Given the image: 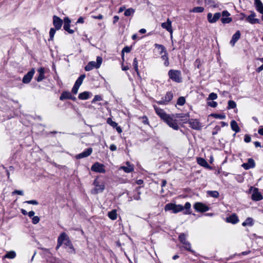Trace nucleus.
Listing matches in <instances>:
<instances>
[{"label":"nucleus","mask_w":263,"mask_h":263,"mask_svg":"<svg viewBox=\"0 0 263 263\" xmlns=\"http://www.w3.org/2000/svg\"><path fill=\"white\" fill-rule=\"evenodd\" d=\"M182 114H168L163 120L168 126L174 130H178L179 128L178 124L177 118H182Z\"/></svg>","instance_id":"f257e3e1"},{"label":"nucleus","mask_w":263,"mask_h":263,"mask_svg":"<svg viewBox=\"0 0 263 263\" xmlns=\"http://www.w3.org/2000/svg\"><path fill=\"white\" fill-rule=\"evenodd\" d=\"M168 76L174 82L180 83L182 81L181 73L179 70L171 69L168 71Z\"/></svg>","instance_id":"f03ea898"},{"label":"nucleus","mask_w":263,"mask_h":263,"mask_svg":"<svg viewBox=\"0 0 263 263\" xmlns=\"http://www.w3.org/2000/svg\"><path fill=\"white\" fill-rule=\"evenodd\" d=\"M164 210L165 211L172 210L174 213L176 214L184 210V208L181 204L170 203L165 205Z\"/></svg>","instance_id":"7ed1b4c3"},{"label":"nucleus","mask_w":263,"mask_h":263,"mask_svg":"<svg viewBox=\"0 0 263 263\" xmlns=\"http://www.w3.org/2000/svg\"><path fill=\"white\" fill-rule=\"evenodd\" d=\"M102 63V58L101 57H97V62L91 61L85 66V70L89 71L93 68H99Z\"/></svg>","instance_id":"20e7f679"},{"label":"nucleus","mask_w":263,"mask_h":263,"mask_svg":"<svg viewBox=\"0 0 263 263\" xmlns=\"http://www.w3.org/2000/svg\"><path fill=\"white\" fill-rule=\"evenodd\" d=\"M186 235L181 233L179 236V240L184 245V248L187 251L194 253L195 252L191 249V243L186 240Z\"/></svg>","instance_id":"39448f33"},{"label":"nucleus","mask_w":263,"mask_h":263,"mask_svg":"<svg viewBox=\"0 0 263 263\" xmlns=\"http://www.w3.org/2000/svg\"><path fill=\"white\" fill-rule=\"evenodd\" d=\"M93 185L95 186V187L91 191L92 194H93L102 192L105 189L104 183L103 182L100 183L97 179L94 180Z\"/></svg>","instance_id":"423d86ee"},{"label":"nucleus","mask_w":263,"mask_h":263,"mask_svg":"<svg viewBox=\"0 0 263 263\" xmlns=\"http://www.w3.org/2000/svg\"><path fill=\"white\" fill-rule=\"evenodd\" d=\"M252 191L251 199L254 201H260L262 199L263 197L261 193L259 192L257 188L253 187H251L250 189Z\"/></svg>","instance_id":"0eeeda50"},{"label":"nucleus","mask_w":263,"mask_h":263,"mask_svg":"<svg viewBox=\"0 0 263 263\" xmlns=\"http://www.w3.org/2000/svg\"><path fill=\"white\" fill-rule=\"evenodd\" d=\"M92 171L100 173H105V170L104 168V165L102 164L96 162L93 164L91 167Z\"/></svg>","instance_id":"6e6552de"},{"label":"nucleus","mask_w":263,"mask_h":263,"mask_svg":"<svg viewBox=\"0 0 263 263\" xmlns=\"http://www.w3.org/2000/svg\"><path fill=\"white\" fill-rule=\"evenodd\" d=\"M194 208L197 212H204L209 210V208L201 202H196L194 205Z\"/></svg>","instance_id":"1a4fd4ad"},{"label":"nucleus","mask_w":263,"mask_h":263,"mask_svg":"<svg viewBox=\"0 0 263 263\" xmlns=\"http://www.w3.org/2000/svg\"><path fill=\"white\" fill-rule=\"evenodd\" d=\"M230 15V13L227 10L223 11L222 13L221 14V16H222V18H221V21L223 24H228L232 22V19L231 17H229Z\"/></svg>","instance_id":"9d476101"},{"label":"nucleus","mask_w":263,"mask_h":263,"mask_svg":"<svg viewBox=\"0 0 263 263\" xmlns=\"http://www.w3.org/2000/svg\"><path fill=\"white\" fill-rule=\"evenodd\" d=\"M221 17V13L219 12L215 13L214 15L211 13H209L207 15V18L209 23H215Z\"/></svg>","instance_id":"9b49d317"},{"label":"nucleus","mask_w":263,"mask_h":263,"mask_svg":"<svg viewBox=\"0 0 263 263\" xmlns=\"http://www.w3.org/2000/svg\"><path fill=\"white\" fill-rule=\"evenodd\" d=\"M156 114L161 118L162 120H163L164 118L168 115L162 109L157 107L155 105H153Z\"/></svg>","instance_id":"f8f14e48"},{"label":"nucleus","mask_w":263,"mask_h":263,"mask_svg":"<svg viewBox=\"0 0 263 263\" xmlns=\"http://www.w3.org/2000/svg\"><path fill=\"white\" fill-rule=\"evenodd\" d=\"M53 24L57 30H59L62 26L63 20L59 17L54 15L53 16Z\"/></svg>","instance_id":"ddd939ff"},{"label":"nucleus","mask_w":263,"mask_h":263,"mask_svg":"<svg viewBox=\"0 0 263 263\" xmlns=\"http://www.w3.org/2000/svg\"><path fill=\"white\" fill-rule=\"evenodd\" d=\"M241 166L245 170H249L253 168L255 166V163L253 159L249 158L247 163H244L241 165Z\"/></svg>","instance_id":"4468645a"},{"label":"nucleus","mask_w":263,"mask_h":263,"mask_svg":"<svg viewBox=\"0 0 263 263\" xmlns=\"http://www.w3.org/2000/svg\"><path fill=\"white\" fill-rule=\"evenodd\" d=\"M35 72V70L34 69H32L30 71L28 72L26 74H25L23 79V82L25 84H27L29 83Z\"/></svg>","instance_id":"2eb2a0df"},{"label":"nucleus","mask_w":263,"mask_h":263,"mask_svg":"<svg viewBox=\"0 0 263 263\" xmlns=\"http://www.w3.org/2000/svg\"><path fill=\"white\" fill-rule=\"evenodd\" d=\"M256 14L254 11L251 12V14L246 17V20L251 24H255L259 23V20L255 18Z\"/></svg>","instance_id":"dca6fc26"},{"label":"nucleus","mask_w":263,"mask_h":263,"mask_svg":"<svg viewBox=\"0 0 263 263\" xmlns=\"http://www.w3.org/2000/svg\"><path fill=\"white\" fill-rule=\"evenodd\" d=\"M92 152V148H88L86 149L85 151L83 152L82 153L76 155V158L77 159H82L84 158L90 156Z\"/></svg>","instance_id":"f3484780"},{"label":"nucleus","mask_w":263,"mask_h":263,"mask_svg":"<svg viewBox=\"0 0 263 263\" xmlns=\"http://www.w3.org/2000/svg\"><path fill=\"white\" fill-rule=\"evenodd\" d=\"M189 124L191 127L196 130H200L201 129L202 126L198 120L196 119H191Z\"/></svg>","instance_id":"a211bd4d"},{"label":"nucleus","mask_w":263,"mask_h":263,"mask_svg":"<svg viewBox=\"0 0 263 263\" xmlns=\"http://www.w3.org/2000/svg\"><path fill=\"white\" fill-rule=\"evenodd\" d=\"M161 27L166 29L168 32H169L171 34L173 33V29L172 27V21L167 18L166 22H164L161 24Z\"/></svg>","instance_id":"6ab92c4d"},{"label":"nucleus","mask_w":263,"mask_h":263,"mask_svg":"<svg viewBox=\"0 0 263 263\" xmlns=\"http://www.w3.org/2000/svg\"><path fill=\"white\" fill-rule=\"evenodd\" d=\"M240 35L241 34L239 31H237L236 33L233 35L232 39L230 42V44L232 46H234L235 43L240 39Z\"/></svg>","instance_id":"aec40b11"},{"label":"nucleus","mask_w":263,"mask_h":263,"mask_svg":"<svg viewBox=\"0 0 263 263\" xmlns=\"http://www.w3.org/2000/svg\"><path fill=\"white\" fill-rule=\"evenodd\" d=\"M127 166H122L120 167V170H123L126 173H130L134 171V166L130 164L129 162L126 163Z\"/></svg>","instance_id":"412c9836"},{"label":"nucleus","mask_w":263,"mask_h":263,"mask_svg":"<svg viewBox=\"0 0 263 263\" xmlns=\"http://www.w3.org/2000/svg\"><path fill=\"white\" fill-rule=\"evenodd\" d=\"M227 222L233 224L237 223L238 221V218L235 214H233L227 218Z\"/></svg>","instance_id":"4be33fe9"},{"label":"nucleus","mask_w":263,"mask_h":263,"mask_svg":"<svg viewBox=\"0 0 263 263\" xmlns=\"http://www.w3.org/2000/svg\"><path fill=\"white\" fill-rule=\"evenodd\" d=\"M197 162L198 164H199L200 165H201L203 167H204L205 168H210V166L208 164L206 161L202 158H200V157L197 158Z\"/></svg>","instance_id":"5701e85b"},{"label":"nucleus","mask_w":263,"mask_h":263,"mask_svg":"<svg viewBox=\"0 0 263 263\" xmlns=\"http://www.w3.org/2000/svg\"><path fill=\"white\" fill-rule=\"evenodd\" d=\"M255 5L257 10L260 13L263 14V4L260 0H255Z\"/></svg>","instance_id":"b1692460"},{"label":"nucleus","mask_w":263,"mask_h":263,"mask_svg":"<svg viewBox=\"0 0 263 263\" xmlns=\"http://www.w3.org/2000/svg\"><path fill=\"white\" fill-rule=\"evenodd\" d=\"M91 93L89 91H84L79 95L78 98L80 100H87L89 98Z\"/></svg>","instance_id":"393cba45"},{"label":"nucleus","mask_w":263,"mask_h":263,"mask_svg":"<svg viewBox=\"0 0 263 263\" xmlns=\"http://www.w3.org/2000/svg\"><path fill=\"white\" fill-rule=\"evenodd\" d=\"M37 71H38L39 74L36 79V80L37 82H40V81H42L45 78V76H44L45 69L44 68L41 67L37 70Z\"/></svg>","instance_id":"a878e982"},{"label":"nucleus","mask_w":263,"mask_h":263,"mask_svg":"<svg viewBox=\"0 0 263 263\" xmlns=\"http://www.w3.org/2000/svg\"><path fill=\"white\" fill-rule=\"evenodd\" d=\"M231 127L232 129L235 132V133H238L240 131V128L238 125L237 123L235 120L231 121L230 123Z\"/></svg>","instance_id":"bb28decb"},{"label":"nucleus","mask_w":263,"mask_h":263,"mask_svg":"<svg viewBox=\"0 0 263 263\" xmlns=\"http://www.w3.org/2000/svg\"><path fill=\"white\" fill-rule=\"evenodd\" d=\"M184 209H185V211H184L183 213L185 215H189L192 213L191 211V204L190 202H186L184 206H183Z\"/></svg>","instance_id":"cd10ccee"},{"label":"nucleus","mask_w":263,"mask_h":263,"mask_svg":"<svg viewBox=\"0 0 263 263\" xmlns=\"http://www.w3.org/2000/svg\"><path fill=\"white\" fill-rule=\"evenodd\" d=\"M108 216L109 218L112 220H115L117 219V212L116 210H112V211H110L108 213Z\"/></svg>","instance_id":"c85d7f7f"},{"label":"nucleus","mask_w":263,"mask_h":263,"mask_svg":"<svg viewBox=\"0 0 263 263\" xmlns=\"http://www.w3.org/2000/svg\"><path fill=\"white\" fill-rule=\"evenodd\" d=\"M71 95V93L69 91H63L60 97V100L63 101L65 99H69L70 98Z\"/></svg>","instance_id":"c756f323"},{"label":"nucleus","mask_w":263,"mask_h":263,"mask_svg":"<svg viewBox=\"0 0 263 263\" xmlns=\"http://www.w3.org/2000/svg\"><path fill=\"white\" fill-rule=\"evenodd\" d=\"M64 240H67L68 242H69L67 234L65 233H62L59 236L58 241L63 243Z\"/></svg>","instance_id":"7c9ffc66"},{"label":"nucleus","mask_w":263,"mask_h":263,"mask_svg":"<svg viewBox=\"0 0 263 263\" xmlns=\"http://www.w3.org/2000/svg\"><path fill=\"white\" fill-rule=\"evenodd\" d=\"M16 257V253L14 251H11L9 252H7V253L5 255L4 257L7 258L9 259H13Z\"/></svg>","instance_id":"2f4dec72"},{"label":"nucleus","mask_w":263,"mask_h":263,"mask_svg":"<svg viewBox=\"0 0 263 263\" xmlns=\"http://www.w3.org/2000/svg\"><path fill=\"white\" fill-rule=\"evenodd\" d=\"M173 98V94L172 92L169 91L166 93L165 97L163 98L165 100V101L168 103L170 101H171Z\"/></svg>","instance_id":"473e14b6"},{"label":"nucleus","mask_w":263,"mask_h":263,"mask_svg":"<svg viewBox=\"0 0 263 263\" xmlns=\"http://www.w3.org/2000/svg\"><path fill=\"white\" fill-rule=\"evenodd\" d=\"M155 46L158 50H159L160 53L162 54L163 53H165L166 52V49L164 46L158 44H155Z\"/></svg>","instance_id":"72a5a7b5"},{"label":"nucleus","mask_w":263,"mask_h":263,"mask_svg":"<svg viewBox=\"0 0 263 263\" xmlns=\"http://www.w3.org/2000/svg\"><path fill=\"white\" fill-rule=\"evenodd\" d=\"M85 74L81 75L78 78V79L76 80L74 84L77 86H80L81 85V84H82L83 81L84 79H85Z\"/></svg>","instance_id":"f704fd0d"},{"label":"nucleus","mask_w":263,"mask_h":263,"mask_svg":"<svg viewBox=\"0 0 263 263\" xmlns=\"http://www.w3.org/2000/svg\"><path fill=\"white\" fill-rule=\"evenodd\" d=\"M243 226H252L253 225V220L252 218L248 217L246 220L242 223Z\"/></svg>","instance_id":"c9c22d12"},{"label":"nucleus","mask_w":263,"mask_h":263,"mask_svg":"<svg viewBox=\"0 0 263 263\" xmlns=\"http://www.w3.org/2000/svg\"><path fill=\"white\" fill-rule=\"evenodd\" d=\"M162 59L164 61V65L165 66H168L169 65V61H168V58L167 56V53H165L163 55L161 56Z\"/></svg>","instance_id":"e433bc0d"},{"label":"nucleus","mask_w":263,"mask_h":263,"mask_svg":"<svg viewBox=\"0 0 263 263\" xmlns=\"http://www.w3.org/2000/svg\"><path fill=\"white\" fill-rule=\"evenodd\" d=\"M133 64V66H134L135 70L137 72V74L138 76H139V69H138V62L137 59L136 58H135L134 59Z\"/></svg>","instance_id":"4c0bfd02"},{"label":"nucleus","mask_w":263,"mask_h":263,"mask_svg":"<svg viewBox=\"0 0 263 263\" xmlns=\"http://www.w3.org/2000/svg\"><path fill=\"white\" fill-rule=\"evenodd\" d=\"M208 194L210 196L214 198H217L219 196L218 192L216 191H209L208 192Z\"/></svg>","instance_id":"58836bf2"},{"label":"nucleus","mask_w":263,"mask_h":263,"mask_svg":"<svg viewBox=\"0 0 263 263\" xmlns=\"http://www.w3.org/2000/svg\"><path fill=\"white\" fill-rule=\"evenodd\" d=\"M135 12V9H133V8H129V9H127L126 10H125V12H124V15L126 16H129L132 15H133Z\"/></svg>","instance_id":"ea45409f"},{"label":"nucleus","mask_w":263,"mask_h":263,"mask_svg":"<svg viewBox=\"0 0 263 263\" xmlns=\"http://www.w3.org/2000/svg\"><path fill=\"white\" fill-rule=\"evenodd\" d=\"M132 50V48L128 46L125 47L122 50V58L124 60V52L128 53L130 52Z\"/></svg>","instance_id":"a19ab883"},{"label":"nucleus","mask_w":263,"mask_h":263,"mask_svg":"<svg viewBox=\"0 0 263 263\" xmlns=\"http://www.w3.org/2000/svg\"><path fill=\"white\" fill-rule=\"evenodd\" d=\"M204 10V8L202 7H196L194 8L191 12L195 13L202 12Z\"/></svg>","instance_id":"79ce46f5"},{"label":"nucleus","mask_w":263,"mask_h":263,"mask_svg":"<svg viewBox=\"0 0 263 263\" xmlns=\"http://www.w3.org/2000/svg\"><path fill=\"white\" fill-rule=\"evenodd\" d=\"M185 103V99L183 97H180L177 100V104L179 105L182 106Z\"/></svg>","instance_id":"37998d69"},{"label":"nucleus","mask_w":263,"mask_h":263,"mask_svg":"<svg viewBox=\"0 0 263 263\" xmlns=\"http://www.w3.org/2000/svg\"><path fill=\"white\" fill-rule=\"evenodd\" d=\"M236 107V103L232 100H230L228 101V109H233L235 108Z\"/></svg>","instance_id":"c03bdc74"},{"label":"nucleus","mask_w":263,"mask_h":263,"mask_svg":"<svg viewBox=\"0 0 263 263\" xmlns=\"http://www.w3.org/2000/svg\"><path fill=\"white\" fill-rule=\"evenodd\" d=\"M211 116L216 119H224L226 118V116L224 114H212Z\"/></svg>","instance_id":"a18cd8bd"},{"label":"nucleus","mask_w":263,"mask_h":263,"mask_svg":"<svg viewBox=\"0 0 263 263\" xmlns=\"http://www.w3.org/2000/svg\"><path fill=\"white\" fill-rule=\"evenodd\" d=\"M107 123L113 127H117L118 125L117 123H116L115 121H113L110 118L107 119Z\"/></svg>","instance_id":"49530a36"},{"label":"nucleus","mask_w":263,"mask_h":263,"mask_svg":"<svg viewBox=\"0 0 263 263\" xmlns=\"http://www.w3.org/2000/svg\"><path fill=\"white\" fill-rule=\"evenodd\" d=\"M55 33V29L53 28H51L49 31V36H50L49 40H53Z\"/></svg>","instance_id":"de8ad7c7"},{"label":"nucleus","mask_w":263,"mask_h":263,"mask_svg":"<svg viewBox=\"0 0 263 263\" xmlns=\"http://www.w3.org/2000/svg\"><path fill=\"white\" fill-rule=\"evenodd\" d=\"M217 98V95L216 93L212 92L211 93L208 97V100H216Z\"/></svg>","instance_id":"09e8293b"},{"label":"nucleus","mask_w":263,"mask_h":263,"mask_svg":"<svg viewBox=\"0 0 263 263\" xmlns=\"http://www.w3.org/2000/svg\"><path fill=\"white\" fill-rule=\"evenodd\" d=\"M40 220V218L39 216H33L32 218V222L34 224H36L39 222Z\"/></svg>","instance_id":"8fccbe9b"},{"label":"nucleus","mask_w":263,"mask_h":263,"mask_svg":"<svg viewBox=\"0 0 263 263\" xmlns=\"http://www.w3.org/2000/svg\"><path fill=\"white\" fill-rule=\"evenodd\" d=\"M64 29L70 34H72L74 32V31L73 30L70 29V25H64Z\"/></svg>","instance_id":"3c124183"},{"label":"nucleus","mask_w":263,"mask_h":263,"mask_svg":"<svg viewBox=\"0 0 263 263\" xmlns=\"http://www.w3.org/2000/svg\"><path fill=\"white\" fill-rule=\"evenodd\" d=\"M102 100V98L101 96L96 95L92 101V103H93L97 101H101Z\"/></svg>","instance_id":"603ef678"},{"label":"nucleus","mask_w":263,"mask_h":263,"mask_svg":"<svg viewBox=\"0 0 263 263\" xmlns=\"http://www.w3.org/2000/svg\"><path fill=\"white\" fill-rule=\"evenodd\" d=\"M79 87L80 86L74 84L72 88V92L74 94H77L78 93Z\"/></svg>","instance_id":"864d4df0"},{"label":"nucleus","mask_w":263,"mask_h":263,"mask_svg":"<svg viewBox=\"0 0 263 263\" xmlns=\"http://www.w3.org/2000/svg\"><path fill=\"white\" fill-rule=\"evenodd\" d=\"M25 202L33 205H37L39 204L38 202L35 200H28L26 201Z\"/></svg>","instance_id":"5fc2aeb1"},{"label":"nucleus","mask_w":263,"mask_h":263,"mask_svg":"<svg viewBox=\"0 0 263 263\" xmlns=\"http://www.w3.org/2000/svg\"><path fill=\"white\" fill-rule=\"evenodd\" d=\"M64 25H69L71 23L70 20L68 17H65L64 19Z\"/></svg>","instance_id":"6e6d98bb"},{"label":"nucleus","mask_w":263,"mask_h":263,"mask_svg":"<svg viewBox=\"0 0 263 263\" xmlns=\"http://www.w3.org/2000/svg\"><path fill=\"white\" fill-rule=\"evenodd\" d=\"M208 104L209 106L212 107H216L217 106V103L215 101L209 102Z\"/></svg>","instance_id":"4d7b16f0"},{"label":"nucleus","mask_w":263,"mask_h":263,"mask_svg":"<svg viewBox=\"0 0 263 263\" xmlns=\"http://www.w3.org/2000/svg\"><path fill=\"white\" fill-rule=\"evenodd\" d=\"M251 137L248 135H246L245 136V138H244V141L246 142V143H249L251 141Z\"/></svg>","instance_id":"13d9d810"},{"label":"nucleus","mask_w":263,"mask_h":263,"mask_svg":"<svg viewBox=\"0 0 263 263\" xmlns=\"http://www.w3.org/2000/svg\"><path fill=\"white\" fill-rule=\"evenodd\" d=\"M157 103L158 104H160V105H166L167 104V103L165 101V100H164V99L163 98H162L161 100L157 101Z\"/></svg>","instance_id":"bf43d9fd"},{"label":"nucleus","mask_w":263,"mask_h":263,"mask_svg":"<svg viewBox=\"0 0 263 263\" xmlns=\"http://www.w3.org/2000/svg\"><path fill=\"white\" fill-rule=\"evenodd\" d=\"M13 194H17L19 195H23V191L20 190H15L12 193Z\"/></svg>","instance_id":"052dcab7"},{"label":"nucleus","mask_w":263,"mask_h":263,"mask_svg":"<svg viewBox=\"0 0 263 263\" xmlns=\"http://www.w3.org/2000/svg\"><path fill=\"white\" fill-rule=\"evenodd\" d=\"M194 64L195 66H197L198 68H199L200 66L201 65L200 61L198 59L196 60Z\"/></svg>","instance_id":"680f3d73"},{"label":"nucleus","mask_w":263,"mask_h":263,"mask_svg":"<svg viewBox=\"0 0 263 263\" xmlns=\"http://www.w3.org/2000/svg\"><path fill=\"white\" fill-rule=\"evenodd\" d=\"M109 149L111 151H115L117 150V146L115 144H112L110 145Z\"/></svg>","instance_id":"e2e57ef3"},{"label":"nucleus","mask_w":263,"mask_h":263,"mask_svg":"<svg viewBox=\"0 0 263 263\" xmlns=\"http://www.w3.org/2000/svg\"><path fill=\"white\" fill-rule=\"evenodd\" d=\"M258 133L261 136H263V126H260L258 130Z\"/></svg>","instance_id":"0e129e2a"},{"label":"nucleus","mask_w":263,"mask_h":263,"mask_svg":"<svg viewBox=\"0 0 263 263\" xmlns=\"http://www.w3.org/2000/svg\"><path fill=\"white\" fill-rule=\"evenodd\" d=\"M92 17L95 19L102 20L103 18V16L102 14H99L98 16H92Z\"/></svg>","instance_id":"69168bd1"},{"label":"nucleus","mask_w":263,"mask_h":263,"mask_svg":"<svg viewBox=\"0 0 263 263\" xmlns=\"http://www.w3.org/2000/svg\"><path fill=\"white\" fill-rule=\"evenodd\" d=\"M84 22V18L83 17H80L77 21V23L83 24Z\"/></svg>","instance_id":"338daca9"},{"label":"nucleus","mask_w":263,"mask_h":263,"mask_svg":"<svg viewBox=\"0 0 263 263\" xmlns=\"http://www.w3.org/2000/svg\"><path fill=\"white\" fill-rule=\"evenodd\" d=\"M34 214H35L34 212L33 211H30V212H28V214L27 215H28V216L29 217H33V216H34Z\"/></svg>","instance_id":"774afa93"}]
</instances>
